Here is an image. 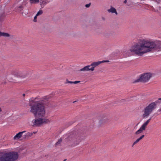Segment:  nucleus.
<instances>
[{"label":"nucleus","instance_id":"f257e3e1","mask_svg":"<svg viewBox=\"0 0 161 161\" xmlns=\"http://www.w3.org/2000/svg\"><path fill=\"white\" fill-rule=\"evenodd\" d=\"M153 49L161 50V41L157 40L140 39L138 42L131 47L130 51L136 54L142 55L144 53L150 52Z\"/></svg>","mask_w":161,"mask_h":161},{"label":"nucleus","instance_id":"f03ea898","mask_svg":"<svg viewBox=\"0 0 161 161\" xmlns=\"http://www.w3.org/2000/svg\"><path fill=\"white\" fill-rule=\"evenodd\" d=\"M30 112L37 118L33 119L31 123L33 127H39L44 124L50 122L49 119L45 116L44 106L42 103H37L34 104H30Z\"/></svg>","mask_w":161,"mask_h":161},{"label":"nucleus","instance_id":"7ed1b4c3","mask_svg":"<svg viewBox=\"0 0 161 161\" xmlns=\"http://www.w3.org/2000/svg\"><path fill=\"white\" fill-rule=\"evenodd\" d=\"M85 138V135L80 132H73L72 133L65 135L63 138H60L58 141L71 140H82Z\"/></svg>","mask_w":161,"mask_h":161},{"label":"nucleus","instance_id":"20e7f679","mask_svg":"<svg viewBox=\"0 0 161 161\" xmlns=\"http://www.w3.org/2000/svg\"><path fill=\"white\" fill-rule=\"evenodd\" d=\"M155 105L151 103L144 108L142 112L143 113L142 116L143 118L148 117L155 109Z\"/></svg>","mask_w":161,"mask_h":161},{"label":"nucleus","instance_id":"39448f33","mask_svg":"<svg viewBox=\"0 0 161 161\" xmlns=\"http://www.w3.org/2000/svg\"><path fill=\"white\" fill-rule=\"evenodd\" d=\"M155 105L151 103L144 108L142 112L143 113L142 116L143 118L148 117L155 109Z\"/></svg>","mask_w":161,"mask_h":161},{"label":"nucleus","instance_id":"423d86ee","mask_svg":"<svg viewBox=\"0 0 161 161\" xmlns=\"http://www.w3.org/2000/svg\"><path fill=\"white\" fill-rule=\"evenodd\" d=\"M4 155L7 161H15L19 157L17 152L14 151L6 153Z\"/></svg>","mask_w":161,"mask_h":161},{"label":"nucleus","instance_id":"0eeeda50","mask_svg":"<svg viewBox=\"0 0 161 161\" xmlns=\"http://www.w3.org/2000/svg\"><path fill=\"white\" fill-rule=\"evenodd\" d=\"M152 76V74L150 73H146L142 74L139 78L135 80V82H137L139 81L146 82H147Z\"/></svg>","mask_w":161,"mask_h":161},{"label":"nucleus","instance_id":"6e6552de","mask_svg":"<svg viewBox=\"0 0 161 161\" xmlns=\"http://www.w3.org/2000/svg\"><path fill=\"white\" fill-rule=\"evenodd\" d=\"M11 73L12 75L17 77L25 78L27 75L25 72L19 71L17 69L12 70Z\"/></svg>","mask_w":161,"mask_h":161},{"label":"nucleus","instance_id":"1a4fd4ad","mask_svg":"<svg viewBox=\"0 0 161 161\" xmlns=\"http://www.w3.org/2000/svg\"><path fill=\"white\" fill-rule=\"evenodd\" d=\"M151 119V118H150L149 119H148L146 122H145L140 127L139 129L136 132V135H138L142 133L143 131L145 130L147 126V125L149 123Z\"/></svg>","mask_w":161,"mask_h":161},{"label":"nucleus","instance_id":"9d476101","mask_svg":"<svg viewBox=\"0 0 161 161\" xmlns=\"http://www.w3.org/2000/svg\"><path fill=\"white\" fill-rule=\"evenodd\" d=\"M108 61L103 60L102 61H97L96 62H93L90 65L91 67V71H93L94 70L95 68L104 62H108Z\"/></svg>","mask_w":161,"mask_h":161},{"label":"nucleus","instance_id":"9b49d317","mask_svg":"<svg viewBox=\"0 0 161 161\" xmlns=\"http://www.w3.org/2000/svg\"><path fill=\"white\" fill-rule=\"evenodd\" d=\"M36 132H28L25 135H24L23 138L25 139H28L30 137L32 136L33 134H35Z\"/></svg>","mask_w":161,"mask_h":161},{"label":"nucleus","instance_id":"f8f14e48","mask_svg":"<svg viewBox=\"0 0 161 161\" xmlns=\"http://www.w3.org/2000/svg\"><path fill=\"white\" fill-rule=\"evenodd\" d=\"M26 132V131L24 130L23 131H21L19 132L14 137V140H17L20 138H21L23 134Z\"/></svg>","mask_w":161,"mask_h":161},{"label":"nucleus","instance_id":"ddd939ff","mask_svg":"<svg viewBox=\"0 0 161 161\" xmlns=\"http://www.w3.org/2000/svg\"><path fill=\"white\" fill-rule=\"evenodd\" d=\"M108 11L109 13H114L116 15H117L118 13L116 11V9L112 6H111L110 8L108 9Z\"/></svg>","mask_w":161,"mask_h":161},{"label":"nucleus","instance_id":"4468645a","mask_svg":"<svg viewBox=\"0 0 161 161\" xmlns=\"http://www.w3.org/2000/svg\"><path fill=\"white\" fill-rule=\"evenodd\" d=\"M90 67V65L86 66L83 68L80 69V71H91V68H89V67Z\"/></svg>","mask_w":161,"mask_h":161},{"label":"nucleus","instance_id":"2eb2a0df","mask_svg":"<svg viewBox=\"0 0 161 161\" xmlns=\"http://www.w3.org/2000/svg\"><path fill=\"white\" fill-rule=\"evenodd\" d=\"M152 103H154L155 105V108H156L157 105L158 104H160L161 103V98H159L158 100H156L155 102H152Z\"/></svg>","mask_w":161,"mask_h":161},{"label":"nucleus","instance_id":"dca6fc26","mask_svg":"<svg viewBox=\"0 0 161 161\" xmlns=\"http://www.w3.org/2000/svg\"><path fill=\"white\" fill-rule=\"evenodd\" d=\"M0 36L9 37V35L8 33L4 32H2L0 31Z\"/></svg>","mask_w":161,"mask_h":161},{"label":"nucleus","instance_id":"f3484780","mask_svg":"<svg viewBox=\"0 0 161 161\" xmlns=\"http://www.w3.org/2000/svg\"><path fill=\"white\" fill-rule=\"evenodd\" d=\"M71 144H72V145L71 146L72 147H74L76 145H77L79 144V142H71Z\"/></svg>","mask_w":161,"mask_h":161},{"label":"nucleus","instance_id":"a211bd4d","mask_svg":"<svg viewBox=\"0 0 161 161\" xmlns=\"http://www.w3.org/2000/svg\"><path fill=\"white\" fill-rule=\"evenodd\" d=\"M0 161H7L4 155L0 157Z\"/></svg>","mask_w":161,"mask_h":161},{"label":"nucleus","instance_id":"6ab92c4d","mask_svg":"<svg viewBox=\"0 0 161 161\" xmlns=\"http://www.w3.org/2000/svg\"><path fill=\"white\" fill-rule=\"evenodd\" d=\"M30 3H35L39 2V0H29Z\"/></svg>","mask_w":161,"mask_h":161},{"label":"nucleus","instance_id":"aec40b11","mask_svg":"<svg viewBox=\"0 0 161 161\" xmlns=\"http://www.w3.org/2000/svg\"><path fill=\"white\" fill-rule=\"evenodd\" d=\"M61 146V142H57L55 144V147H59Z\"/></svg>","mask_w":161,"mask_h":161},{"label":"nucleus","instance_id":"412c9836","mask_svg":"<svg viewBox=\"0 0 161 161\" xmlns=\"http://www.w3.org/2000/svg\"><path fill=\"white\" fill-rule=\"evenodd\" d=\"M144 137V135L141 136L140 137L137 139L136 141H140Z\"/></svg>","mask_w":161,"mask_h":161},{"label":"nucleus","instance_id":"4be33fe9","mask_svg":"<svg viewBox=\"0 0 161 161\" xmlns=\"http://www.w3.org/2000/svg\"><path fill=\"white\" fill-rule=\"evenodd\" d=\"M42 13V10H39L36 14V16H38V15L41 14Z\"/></svg>","mask_w":161,"mask_h":161},{"label":"nucleus","instance_id":"5701e85b","mask_svg":"<svg viewBox=\"0 0 161 161\" xmlns=\"http://www.w3.org/2000/svg\"><path fill=\"white\" fill-rule=\"evenodd\" d=\"M3 20V17L2 15H0V23L2 22Z\"/></svg>","mask_w":161,"mask_h":161},{"label":"nucleus","instance_id":"b1692460","mask_svg":"<svg viewBox=\"0 0 161 161\" xmlns=\"http://www.w3.org/2000/svg\"><path fill=\"white\" fill-rule=\"evenodd\" d=\"M73 81H69L68 80H66V83H71V84H72V83H73Z\"/></svg>","mask_w":161,"mask_h":161},{"label":"nucleus","instance_id":"393cba45","mask_svg":"<svg viewBox=\"0 0 161 161\" xmlns=\"http://www.w3.org/2000/svg\"><path fill=\"white\" fill-rule=\"evenodd\" d=\"M23 9V7L22 6H20L18 7V10L20 11H21Z\"/></svg>","mask_w":161,"mask_h":161},{"label":"nucleus","instance_id":"a878e982","mask_svg":"<svg viewBox=\"0 0 161 161\" xmlns=\"http://www.w3.org/2000/svg\"><path fill=\"white\" fill-rule=\"evenodd\" d=\"M157 112L158 114H160L161 113V108L158 109Z\"/></svg>","mask_w":161,"mask_h":161},{"label":"nucleus","instance_id":"bb28decb","mask_svg":"<svg viewBox=\"0 0 161 161\" xmlns=\"http://www.w3.org/2000/svg\"><path fill=\"white\" fill-rule=\"evenodd\" d=\"M37 16H36V15L34 17V19H33V21L34 22H36V18H37Z\"/></svg>","mask_w":161,"mask_h":161},{"label":"nucleus","instance_id":"cd10ccee","mask_svg":"<svg viewBox=\"0 0 161 161\" xmlns=\"http://www.w3.org/2000/svg\"><path fill=\"white\" fill-rule=\"evenodd\" d=\"M90 5H91V3H90L86 4L85 5V6L86 8H88L90 6Z\"/></svg>","mask_w":161,"mask_h":161},{"label":"nucleus","instance_id":"c85d7f7f","mask_svg":"<svg viewBox=\"0 0 161 161\" xmlns=\"http://www.w3.org/2000/svg\"><path fill=\"white\" fill-rule=\"evenodd\" d=\"M80 81H73V83L74 84H77L78 83H80Z\"/></svg>","mask_w":161,"mask_h":161},{"label":"nucleus","instance_id":"c756f323","mask_svg":"<svg viewBox=\"0 0 161 161\" xmlns=\"http://www.w3.org/2000/svg\"><path fill=\"white\" fill-rule=\"evenodd\" d=\"M138 142H135L132 146V147H133Z\"/></svg>","mask_w":161,"mask_h":161},{"label":"nucleus","instance_id":"7c9ffc66","mask_svg":"<svg viewBox=\"0 0 161 161\" xmlns=\"http://www.w3.org/2000/svg\"><path fill=\"white\" fill-rule=\"evenodd\" d=\"M107 120H108V119L107 118H105L103 120V121L104 122H105Z\"/></svg>","mask_w":161,"mask_h":161},{"label":"nucleus","instance_id":"2f4dec72","mask_svg":"<svg viewBox=\"0 0 161 161\" xmlns=\"http://www.w3.org/2000/svg\"><path fill=\"white\" fill-rule=\"evenodd\" d=\"M127 3V0H125L124 3Z\"/></svg>","mask_w":161,"mask_h":161},{"label":"nucleus","instance_id":"473e14b6","mask_svg":"<svg viewBox=\"0 0 161 161\" xmlns=\"http://www.w3.org/2000/svg\"><path fill=\"white\" fill-rule=\"evenodd\" d=\"M12 79H9V81H10L12 82Z\"/></svg>","mask_w":161,"mask_h":161},{"label":"nucleus","instance_id":"72a5a7b5","mask_svg":"<svg viewBox=\"0 0 161 161\" xmlns=\"http://www.w3.org/2000/svg\"><path fill=\"white\" fill-rule=\"evenodd\" d=\"M25 94H23V97H25Z\"/></svg>","mask_w":161,"mask_h":161},{"label":"nucleus","instance_id":"f704fd0d","mask_svg":"<svg viewBox=\"0 0 161 161\" xmlns=\"http://www.w3.org/2000/svg\"><path fill=\"white\" fill-rule=\"evenodd\" d=\"M67 160V159H65L63 161H66Z\"/></svg>","mask_w":161,"mask_h":161},{"label":"nucleus","instance_id":"c9c22d12","mask_svg":"<svg viewBox=\"0 0 161 161\" xmlns=\"http://www.w3.org/2000/svg\"><path fill=\"white\" fill-rule=\"evenodd\" d=\"M2 111V110L1 108H0V112H1Z\"/></svg>","mask_w":161,"mask_h":161}]
</instances>
